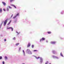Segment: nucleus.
I'll use <instances>...</instances> for the list:
<instances>
[{
  "instance_id": "nucleus-12",
  "label": "nucleus",
  "mask_w": 64,
  "mask_h": 64,
  "mask_svg": "<svg viewBox=\"0 0 64 64\" xmlns=\"http://www.w3.org/2000/svg\"><path fill=\"white\" fill-rule=\"evenodd\" d=\"M60 55L61 56H62V57H63V56L62 55V53H61L60 54Z\"/></svg>"
},
{
  "instance_id": "nucleus-18",
  "label": "nucleus",
  "mask_w": 64,
  "mask_h": 64,
  "mask_svg": "<svg viewBox=\"0 0 64 64\" xmlns=\"http://www.w3.org/2000/svg\"><path fill=\"white\" fill-rule=\"evenodd\" d=\"M52 52L54 54H55V51L53 50L52 51Z\"/></svg>"
},
{
  "instance_id": "nucleus-17",
  "label": "nucleus",
  "mask_w": 64,
  "mask_h": 64,
  "mask_svg": "<svg viewBox=\"0 0 64 64\" xmlns=\"http://www.w3.org/2000/svg\"><path fill=\"white\" fill-rule=\"evenodd\" d=\"M5 58L6 59H7V57L6 56H5Z\"/></svg>"
},
{
  "instance_id": "nucleus-14",
  "label": "nucleus",
  "mask_w": 64,
  "mask_h": 64,
  "mask_svg": "<svg viewBox=\"0 0 64 64\" xmlns=\"http://www.w3.org/2000/svg\"><path fill=\"white\" fill-rule=\"evenodd\" d=\"M10 29H11L12 31L13 30V28L11 27Z\"/></svg>"
},
{
  "instance_id": "nucleus-20",
  "label": "nucleus",
  "mask_w": 64,
  "mask_h": 64,
  "mask_svg": "<svg viewBox=\"0 0 64 64\" xmlns=\"http://www.w3.org/2000/svg\"><path fill=\"white\" fill-rule=\"evenodd\" d=\"M34 52H37V51H38V50H34Z\"/></svg>"
},
{
  "instance_id": "nucleus-2",
  "label": "nucleus",
  "mask_w": 64,
  "mask_h": 64,
  "mask_svg": "<svg viewBox=\"0 0 64 64\" xmlns=\"http://www.w3.org/2000/svg\"><path fill=\"white\" fill-rule=\"evenodd\" d=\"M7 20H8L7 19L6 20L4 21V26H6V23H7Z\"/></svg>"
},
{
  "instance_id": "nucleus-3",
  "label": "nucleus",
  "mask_w": 64,
  "mask_h": 64,
  "mask_svg": "<svg viewBox=\"0 0 64 64\" xmlns=\"http://www.w3.org/2000/svg\"><path fill=\"white\" fill-rule=\"evenodd\" d=\"M18 15H19V13H18L16 15V16H15L13 18V19H15V18H16V17H17V16H18Z\"/></svg>"
},
{
  "instance_id": "nucleus-29",
  "label": "nucleus",
  "mask_w": 64,
  "mask_h": 64,
  "mask_svg": "<svg viewBox=\"0 0 64 64\" xmlns=\"http://www.w3.org/2000/svg\"><path fill=\"white\" fill-rule=\"evenodd\" d=\"M3 10H4V11H6V10H5V9H3Z\"/></svg>"
},
{
  "instance_id": "nucleus-5",
  "label": "nucleus",
  "mask_w": 64,
  "mask_h": 64,
  "mask_svg": "<svg viewBox=\"0 0 64 64\" xmlns=\"http://www.w3.org/2000/svg\"><path fill=\"white\" fill-rule=\"evenodd\" d=\"M43 61V59H42V58H40V62L41 63Z\"/></svg>"
},
{
  "instance_id": "nucleus-8",
  "label": "nucleus",
  "mask_w": 64,
  "mask_h": 64,
  "mask_svg": "<svg viewBox=\"0 0 64 64\" xmlns=\"http://www.w3.org/2000/svg\"><path fill=\"white\" fill-rule=\"evenodd\" d=\"M30 43H29L27 47H30Z\"/></svg>"
},
{
  "instance_id": "nucleus-32",
  "label": "nucleus",
  "mask_w": 64,
  "mask_h": 64,
  "mask_svg": "<svg viewBox=\"0 0 64 64\" xmlns=\"http://www.w3.org/2000/svg\"><path fill=\"white\" fill-rule=\"evenodd\" d=\"M4 62L3 61V62H2V64H4Z\"/></svg>"
},
{
  "instance_id": "nucleus-37",
  "label": "nucleus",
  "mask_w": 64,
  "mask_h": 64,
  "mask_svg": "<svg viewBox=\"0 0 64 64\" xmlns=\"http://www.w3.org/2000/svg\"><path fill=\"white\" fill-rule=\"evenodd\" d=\"M42 40H41V39H40V41H41Z\"/></svg>"
},
{
  "instance_id": "nucleus-34",
  "label": "nucleus",
  "mask_w": 64,
  "mask_h": 64,
  "mask_svg": "<svg viewBox=\"0 0 64 64\" xmlns=\"http://www.w3.org/2000/svg\"><path fill=\"white\" fill-rule=\"evenodd\" d=\"M11 6H14V5H13V4H11Z\"/></svg>"
},
{
  "instance_id": "nucleus-7",
  "label": "nucleus",
  "mask_w": 64,
  "mask_h": 64,
  "mask_svg": "<svg viewBox=\"0 0 64 64\" xmlns=\"http://www.w3.org/2000/svg\"><path fill=\"white\" fill-rule=\"evenodd\" d=\"M11 21H12V20H10V22L8 23V25H10V23H11Z\"/></svg>"
},
{
  "instance_id": "nucleus-36",
  "label": "nucleus",
  "mask_w": 64,
  "mask_h": 64,
  "mask_svg": "<svg viewBox=\"0 0 64 64\" xmlns=\"http://www.w3.org/2000/svg\"><path fill=\"white\" fill-rule=\"evenodd\" d=\"M23 52H24V50H23Z\"/></svg>"
},
{
  "instance_id": "nucleus-35",
  "label": "nucleus",
  "mask_w": 64,
  "mask_h": 64,
  "mask_svg": "<svg viewBox=\"0 0 64 64\" xmlns=\"http://www.w3.org/2000/svg\"><path fill=\"white\" fill-rule=\"evenodd\" d=\"M20 49H21V48H20L19 49V50H20Z\"/></svg>"
},
{
  "instance_id": "nucleus-30",
  "label": "nucleus",
  "mask_w": 64,
  "mask_h": 64,
  "mask_svg": "<svg viewBox=\"0 0 64 64\" xmlns=\"http://www.w3.org/2000/svg\"><path fill=\"white\" fill-rule=\"evenodd\" d=\"M55 56H52V57H53V58H55Z\"/></svg>"
},
{
  "instance_id": "nucleus-23",
  "label": "nucleus",
  "mask_w": 64,
  "mask_h": 64,
  "mask_svg": "<svg viewBox=\"0 0 64 64\" xmlns=\"http://www.w3.org/2000/svg\"><path fill=\"white\" fill-rule=\"evenodd\" d=\"M8 7L10 9H11L12 8V7L10 6H9Z\"/></svg>"
},
{
  "instance_id": "nucleus-15",
  "label": "nucleus",
  "mask_w": 64,
  "mask_h": 64,
  "mask_svg": "<svg viewBox=\"0 0 64 64\" xmlns=\"http://www.w3.org/2000/svg\"><path fill=\"white\" fill-rule=\"evenodd\" d=\"M19 43H17L16 44V46H18L19 45Z\"/></svg>"
},
{
  "instance_id": "nucleus-6",
  "label": "nucleus",
  "mask_w": 64,
  "mask_h": 64,
  "mask_svg": "<svg viewBox=\"0 0 64 64\" xmlns=\"http://www.w3.org/2000/svg\"><path fill=\"white\" fill-rule=\"evenodd\" d=\"M2 4H3L4 5V6H5V5H6V3H5V2H2Z\"/></svg>"
},
{
  "instance_id": "nucleus-21",
  "label": "nucleus",
  "mask_w": 64,
  "mask_h": 64,
  "mask_svg": "<svg viewBox=\"0 0 64 64\" xmlns=\"http://www.w3.org/2000/svg\"><path fill=\"white\" fill-rule=\"evenodd\" d=\"M6 10H7V11H9V9L8 8H7Z\"/></svg>"
},
{
  "instance_id": "nucleus-11",
  "label": "nucleus",
  "mask_w": 64,
  "mask_h": 64,
  "mask_svg": "<svg viewBox=\"0 0 64 64\" xmlns=\"http://www.w3.org/2000/svg\"><path fill=\"white\" fill-rule=\"evenodd\" d=\"M40 58V57H36V59H39V58Z\"/></svg>"
},
{
  "instance_id": "nucleus-40",
  "label": "nucleus",
  "mask_w": 64,
  "mask_h": 64,
  "mask_svg": "<svg viewBox=\"0 0 64 64\" xmlns=\"http://www.w3.org/2000/svg\"><path fill=\"white\" fill-rule=\"evenodd\" d=\"M24 55H25V54H24Z\"/></svg>"
},
{
  "instance_id": "nucleus-19",
  "label": "nucleus",
  "mask_w": 64,
  "mask_h": 64,
  "mask_svg": "<svg viewBox=\"0 0 64 64\" xmlns=\"http://www.w3.org/2000/svg\"><path fill=\"white\" fill-rule=\"evenodd\" d=\"M55 58H56V59H58V58L57 56H55Z\"/></svg>"
},
{
  "instance_id": "nucleus-27",
  "label": "nucleus",
  "mask_w": 64,
  "mask_h": 64,
  "mask_svg": "<svg viewBox=\"0 0 64 64\" xmlns=\"http://www.w3.org/2000/svg\"><path fill=\"white\" fill-rule=\"evenodd\" d=\"M16 33H17L18 34H19V33H20V32H16Z\"/></svg>"
},
{
  "instance_id": "nucleus-33",
  "label": "nucleus",
  "mask_w": 64,
  "mask_h": 64,
  "mask_svg": "<svg viewBox=\"0 0 64 64\" xmlns=\"http://www.w3.org/2000/svg\"><path fill=\"white\" fill-rule=\"evenodd\" d=\"M4 40V42H5L6 41V39H5Z\"/></svg>"
},
{
  "instance_id": "nucleus-25",
  "label": "nucleus",
  "mask_w": 64,
  "mask_h": 64,
  "mask_svg": "<svg viewBox=\"0 0 64 64\" xmlns=\"http://www.w3.org/2000/svg\"><path fill=\"white\" fill-rule=\"evenodd\" d=\"M34 47V45H32V48H33Z\"/></svg>"
},
{
  "instance_id": "nucleus-39",
  "label": "nucleus",
  "mask_w": 64,
  "mask_h": 64,
  "mask_svg": "<svg viewBox=\"0 0 64 64\" xmlns=\"http://www.w3.org/2000/svg\"><path fill=\"white\" fill-rule=\"evenodd\" d=\"M46 42H48V41H46Z\"/></svg>"
},
{
  "instance_id": "nucleus-13",
  "label": "nucleus",
  "mask_w": 64,
  "mask_h": 64,
  "mask_svg": "<svg viewBox=\"0 0 64 64\" xmlns=\"http://www.w3.org/2000/svg\"><path fill=\"white\" fill-rule=\"evenodd\" d=\"M48 33V34H51V32H47Z\"/></svg>"
},
{
  "instance_id": "nucleus-4",
  "label": "nucleus",
  "mask_w": 64,
  "mask_h": 64,
  "mask_svg": "<svg viewBox=\"0 0 64 64\" xmlns=\"http://www.w3.org/2000/svg\"><path fill=\"white\" fill-rule=\"evenodd\" d=\"M55 43H56L55 42H50V44H55Z\"/></svg>"
},
{
  "instance_id": "nucleus-38",
  "label": "nucleus",
  "mask_w": 64,
  "mask_h": 64,
  "mask_svg": "<svg viewBox=\"0 0 64 64\" xmlns=\"http://www.w3.org/2000/svg\"><path fill=\"white\" fill-rule=\"evenodd\" d=\"M12 16H13V14H12L11 16V17H12Z\"/></svg>"
},
{
  "instance_id": "nucleus-9",
  "label": "nucleus",
  "mask_w": 64,
  "mask_h": 64,
  "mask_svg": "<svg viewBox=\"0 0 64 64\" xmlns=\"http://www.w3.org/2000/svg\"><path fill=\"white\" fill-rule=\"evenodd\" d=\"M42 41H43V40H45V38H42Z\"/></svg>"
},
{
  "instance_id": "nucleus-28",
  "label": "nucleus",
  "mask_w": 64,
  "mask_h": 64,
  "mask_svg": "<svg viewBox=\"0 0 64 64\" xmlns=\"http://www.w3.org/2000/svg\"><path fill=\"white\" fill-rule=\"evenodd\" d=\"M14 7L15 8H16V7L15 6H14Z\"/></svg>"
},
{
  "instance_id": "nucleus-1",
  "label": "nucleus",
  "mask_w": 64,
  "mask_h": 64,
  "mask_svg": "<svg viewBox=\"0 0 64 64\" xmlns=\"http://www.w3.org/2000/svg\"><path fill=\"white\" fill-rule=\"evenodd\" d=\"M27 51L28 53V54H32V52H31V51H30V50L29 49H28L27 50Z\"/></svg>"
},
{
  "instance_id": "nucleus-41",
  "label": "nucleus",
  "mask_w": 64,
  "mask_h": 64,
  "mask_svg": "<svg viewBox=\"0 0 64 64\" xmlns=\"http://www.w3.org/2000/svg\"><path fill=\"white\" fill-rule=\"evenodd\" d=\"M49 64H51V63H50Z\"/></svg>"
},
{
  "instance_id": "nucleus-22",
  "label": "nucleus",
  "mask_w": 64,
  "mask_h": 64,
  "mask_svg": "<svg viewBox=\"0 0 64 64\" xmlns=\"http://www.w3.org/2000/svg\"><path fill=\"white\" fill-rule=\"evenodd\" d=\"M13 40H15V39H16V38H15V37H14L13 38Z\"/></svg>"
},
{
  "instance_id": "nucleus-10",
  "label": "nucleus",
  "mask_w": 64,
  "mask_h": 64,
  "mask_svg": "<svg viewBox=\"0 0 64 64\" xmlns=\"http://www.w3.org/2000/svg\"><path fill=\"white\" fill-rule=\"evenodd\" d=\"M2 12V9L0 8V12L1 13Z\"/></svg>"
},
{
  "instance_id": "nucleus-24",
  "label": "nucleus",
  "mask_w": 64,
  "mask_h": 64,
  "mask_svg": "<svg viewBox=\"0 0 64 64\" xmlns=\"http://www.w3.org/2000/svg\"><path fill=\"white\" fill-rule=\"evenodd\" d=\"M7 29H11V27L9 28H7Z\"/></svg>"
},
{
  "instance_id": "nucleus-16",
  "label": "nucleus",
  "mask_w": 64,
  "mask_h": 64,
  "mask_svg": "<svg viewBox=\"0 0 64 64\" xmlns=\"http://www.w3.org/2000/svg\"><path fill=\"white\" fill-rule=\"evenodd\" d=\"M13 1H14V0H10V2H12Z\"/></svg>"
},
{
  "instance_id": "nucleus-26",
  "label": "nucleus",
  "mask_w": 64,
  "mask_h": 64,
  "mask_svg": "<svg viewBox=\"0 0 64 64\" xmlns=\"http://www.w3.org/2000/svg\"><path fill=\"white\" fill-rule=\"evenodd\" d=\"M2 58V56H0V59H1Z\"/></svg>"
},
{
  "instance_id": "nucleus-31",
  "label": "nucleus",
  "mask_w": 64,
  "mask_h": 64,
  "mask_svg": "<svg viewBox=\"0 0 64 64\" xmlns=\"http://www.w3.org/2000/svg\"><path fill=\"white\" fill-rule=\"evenodd\" d=\"M48 63V62H46V63H45V64H47V63Z\"/></svg>"
}]
</instances>
